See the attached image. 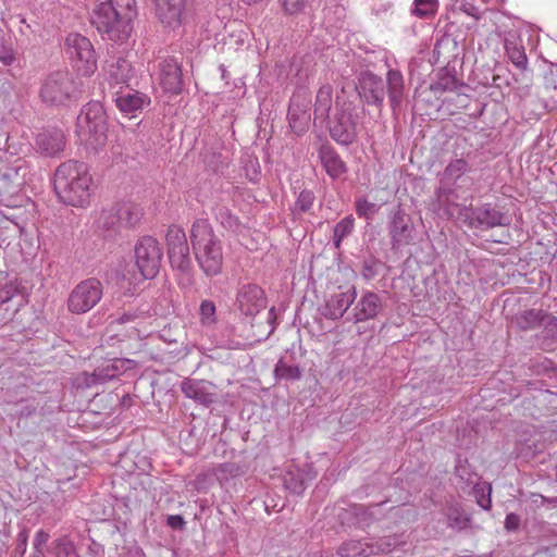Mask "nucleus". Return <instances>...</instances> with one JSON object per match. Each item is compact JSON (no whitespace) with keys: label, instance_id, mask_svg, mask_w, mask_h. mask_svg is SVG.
Listing matches in <instances>:
<instances>
[{"label":"nucleus","instance_id":"f257e3e1","mask_svg":"<svg viewBox=\"0 0 557 557\" xmlns=\"http://www.w3.org/2000/svg\"><path fill=\"white\" fill-rule=\"evenodd\" d=\"M135 16V0H107L94 8L91 24L102 38L123 42L131 35V23Z\"/></svg>","mask_w":557,"mask_h":557},{"label":"nucleus","instance_id":"f03ea898","mask_svg":"<svg viewBox=\"0 0 557 557\" xmlns=\"http://www.w3.org/2000/svg\"><path fill=\"white\" fill-rule=\"evenodd\" d=\"M53 185L63 203L79 208L89 203L92 177L86 163L74 160L61 163L55 170Z\"/></svg>","mask_w":557,"mask_h":557},{"label":"nucleus","instance_id":"7ed1b4c3","mask_svg":"<svg viewBox=\"0 0 557 557\" xmlns=\"http://www.w3.org/2000/svg\"><path fill=\"white\" fill-rule=\"evenodd\" d=\"M190 240L201 270L208 276L218 275L223 265L222 244L207 220L200 219L194 222Z\"/></svg>","mask_w":557,"mask_h":557},{"label":"nucleus","instance_id":"20e7f679","mask_svg":"<svg viewBox=\"0 0 557 557\" xmlns=\"http://www.w3.org/2000/svg\"><path fill=\"white\" fill-rule=\"evenodd\" d=\"M76 135L79 140L96 149L107 139V123L103 107L98 101L88 102L76 121Z\"/></svg>","mask_w":557,"mask_h":557},{"label":"nucleus","instance_id":"39448f33","mask_svg":"<svg viewBox=\"0 0 557 557\" xmlns=\"http://www.w3.org/2000/svg\"><path fill=\"white\" fill-rule=\"evenodd\" d=\"M358 120L357 108L349 100L345 88H342L336 96L335 115L330 124L331 137L341 145L351 144L357 136Z\"/></svg>","mask_w":557,"mask_h":557},{"label":"nucleus","instance_id":"423d86ee","mask_svg":"<svg viewBox=\"0 0 557 557\" xmlns=\"http://www.w3.org/2000/svg\"><path fill=\"white\" fill-rule=\"evenodd\" d=\"M78 86L67 71H55L47 76L40 88V98L48 106H65L75 100Z\"/></svg>","mask_w":557,"mask_h":557},{"label":"nucleus","instance_id":"0eeeda50","mask_svg":"<svg viewBox=\"0 0 557 557\" xmlns=\"http://www.w3.org/2000/svg\"><path fill=\"white\" fill-rule=\"evenodd\" d=\"M64 51L77 72L84 76L92 75L97 70V58L91 41L78 34L71 33L65 37Z\"/></svg>","mask_w":557,"mask_h":557},{"label":"nucleus","instance_id":"6e6552de","mask_svg":"<svg viewBox=\"0 0 557 557\" xmlns=\"http://www.w3.org/2000/svg\"><path fill=\"white\" fill-rule=\"evenodd\" d=\"M454 208L457 219L470 228L486 231L506 225L504 213L490 203L476 208L455 205Z\"/></svg>","mask_w":557,"mask_h":557},{"label":"nucleus","instance_id":"1a4fd4ad","mask_svg":"<svg viewBox=\"0 0 557 557\" xmlns=\"http://www.w3.org/2000/svg\"><path fill=\"white\" fill-rule=\"evenodd\" d=\"M135 262L145 278H153L160 269L162 248L151 236H143L135 245Z\"/></svg>","mask_w":557,"mask_h":557},{"label":"nucleus","instance_id":"9d476101","mask_svg":"<svg viewBox=\"0 0 557 557\" xmlns=\"http://www.w3.org/2000/svg\"><path fill=\"white\" fill-rule=\"evenodd\" d=\"M102 294L100 281L96 278L85 280L71 292L67 308L73 313H85L100 301Z\"/></svg>","mask_w":557,"mask_h":557},{"label":"nucleus","instance_id":"9b49d317","mask_svg":"<svg viewBox=\"0 0 557 557\" xmlns=\"http://www.w3.org/2000/svg\"><path fill=\"white\" fill-rule=\"evenodd\" d=\"M267 306L264 292L256 284L247 283L238 287L235 300L236 309L246 317H255Z\"/></svg>","mask_w":557,"mask_h":557},{"label":"nucleus","instance_id":"f8f14e48","mask_svg":"<svg viewBox=\"0 0 557 557\" xmlns=\"http://www.w3.org/2000/svg\"><path fill=\"white\" fill-rule=\"evenodd\" d=\"M169 258L173 268L186 271L189 268V247L184 230L173 226L166 234Z\"/></svg>","mask_w":557,"mask_h":557},{"label":"nucleus","instance_id":"ddd939ff","mask_svg":"<svg viewBox=\"0 0 557 557\" xmlns=\"http://www.w3.org/2000/svg\"><path fill=\"white\" fill-rule=\"evenodd\" d=\"M181 391L185 397L206 407L218 399L216 386L206 380L184 379L181 383Z\"/></svg>","mask_w":557,"mask_h":557},{"label":"nucleus","instance_id":"4468645a","mask_svg":"<svg viewBox=\"0 0 557 557\" xmlns=\"http://www.w3.org/2000/svg\"><path fill=\"white\" fill-rule=\"evenodd\" d=\"M154 11L164 27L176 29L182 24L185 0H153Z\"/></svg>","mask_w":557,"mask_h":557},{"label":"nucleus","instance_id":"2eb2a0df","mask_svg":"<svg viewBox=\"0 0 557 557\" xmlns=\"http://www.w3.org/2000/svg\"><path fill=\"white\" fill-rule=\"evenodd\" d=\"M136 78V71L132 63L124 58H119L108 65L104 79L110 88L128 87L129 84Z\"/></svg>","mask_w":557,"mask_h":557},{"label":"nucleus","instance_id":"dca6fc26","mask_svg":"<svg viewBox=\"0 0 557 557\" xmlns=\"http://www.w3.org/2000/svg\"><path fill=\"white\" fill-rule=\"evenodd\" d=\"M358 92L367 103L381 107L385 98V85L382 78L364 73L359 81Z\"/></svg>","mask_w":557,"mask_h":557},{"label":"nucleus","instance_id":"f3484780","mask_svg":"<svg viewBox=\"0 0 557 557\" xmlns=\"http://www.w3.org/2000/svg\"><path fill=\"white\" fill-rule=\"evenodd\" d=\"M356 298L357 290L354 286L346 292L334 294L326 300L321 313L326 319H341Z\"/></svg>","mask_w":557,"mask_h":557},{"label":"nucleus","instance_id":"a211bd4d","mask_svg":"<svg viewBox=\"0 0 557 557\" xmlns=\"http://www.w3.org/2000/svg\"><path fill=\"white\" fill-rule=\"evenodd\" d=\"M159 82L165 92L177 95L182 90L181 69L173 58H166L159 64Z\"/></svg>","mask_w":557,"mask_h":557},{"label":"nucleus","instance_id":"6ab92c4d","mask_svg":"<svg viewBox=\"0 0 557 557\" xmlns=\"http://www.w3.org/2000/svg\"><path fill=\"white\" fill-rule=\"evenodd\" d=\"M115 103L121 112L134 114L148 106L150 98L146 94L133 88L121 87V89L115 91Z\"/></svg>","mask_w":557,"mask_h":557},{"label":"nucleus","instance_id":"aec40b11","mask_svg":"<svg viewBox=\"0 0 557 557\" xmlns=\"http://www.w3.org/2000/svg\"><path fill=\"white\" fill-rule=\"evenodd\" d=\"M382 308L380 297L373 292H367L354 307V318L356 322H362L374 319Z\"/></svg>","mask_w":557,"mask_h":557},{"label":"nucleus","instance_id":"412c9836","mask_svg":"<svg viewBox=\"0 0 557 557\" xmlns=\"http://www.w3.org/2000/svg\"><path fill=\"white\" fill-rule=\"evenodd\" d=\"M36 145L41 153L52 157L64 149L65 137L60 129L46 131L38 134Z\"/></svg>","mask_w":557,"mask_h":557},{"label":"nucleus","instance_id":"4be33fe9","mask_svg":"<svg viewBox=\"0 0 557 557\" xmlns=\"http://www.w3.org/2000/svg\"><path fill=\"white\" fill-rule=\"evenodd\" d=\"M315 478V473L311 469L304 470L293 467L288 469L284 476L285 487L293 494L300 495L307 487L308 482Z\"/></svg>","mask_w":557,"mask_h":557},{"label":"nucleus","instance_id":"5701e85b","mask_svg":"<svg viewBox=\"0 0 557 557\" xmlns=\"http://www.w3.org/2000/svg\"><path fill=\"white\" fill-rule=\"evenodd\" d=\"M389 234L395 247L407 244L411 237V227L406 214L398 210L391 221Z\"/></svg>","mask_w":557,"mask_h":557},{"label":"nucleus","instance_id":"b1692460","mask_svg":"<svg viewBox=\"0 0 557 557\" xmlns=\"http://www.w3.org/2000/svg\"><path fill=\"white\" fill-rule=\"evenodd\" d=\"M320 159L326 173L332 178H338L347 171L345 162L330 147H322L320 150Z\"/></svg>","mask_w":557,"mask_h":557},{"label":"nucleus","instance_id":"393cba45","mask_svg":"<svg viewBox=\"0 0 557 557\" xmlns=\"http://www.w3.org/2000/svg\"><path fill=\"white\" fill-rule=\"evenodd\" d=\"M386 86L391 106H399L405 92L403 74L397 70H389L386 74Z\"/></svg>","mask_w":557,"mask_h":557},{"label":"nucleus","instance_id":"a878e982","mask_svg":"<svg viewBox=\"0 0 557 557\" xmlns=\"http://www.w3.org/2000/svg\"><path fill=\"white\" fill-rule=\"evenodd\" d=\"M143 209L136 203H122L116 210L117 222L124 226H136L143 218Z\"/></svg>","mask_w":557,"mask_h":557},{"label":"nucleus","instance_id":"bb28decb","mask_svg":"<svg viewBox=\"0 0 557 557\" xmlns=\"http://www.w3.org/2000/svg\"><path fill=\"white\" fill-rule=\"evenodd\" d=\"M505 51L508 59L512 62V64L524 71L528 65V58L522 45H520L517 40L506 39L505 40Z\"/></svg>","mask_w":557,"mask_h":557},{"label":"nucleus","instance_id":"cd10ccee","mask_svg":"<svg viewBox=\"0 0 557 557\" xmlns=\"http://www.w3.org/2000/svg\"><path fill=\"white\" fill-rule=\"evenodd\" d=\"M333 103V92L330 85L322 86L317 94L314 113L321 119L329 116Z\"/></svg>","mask_w":557,"mask_h":557},{"label":"nucleus","instance_id":"c85d7f7f","mask_svg":"<svg viewBox=\"0 0 557 557\" xmlns=\"http://www.w3.org/2000/svg\"><path fill=\"white\" fill-rule=\"evenodd\" d=\"M374 554L373 544L362 541H349L341 547L344 557H368Z\"/></svg>","mask_w":557,"mask_h":557},{"label":"nucleus","instance_id":"c756f323","mask_svg":"<svg viewBox=\"0 0 557 557\" xmlns=\"http://www.w3.org/2000/svg\"><path fill=\"white\" fill-rule=\"evenodd\" d=\"M447 525L454 530L460 531L468 527L469 517L457 504L449 505L446 509Z\"/></svg>","mask_w":557,"mask_h":557},{"label":"nucleus","instance_id":"7c9ffc66","mask_svg":"<svg viewBox=\"0 0 557 557\" xmlns=\"http://www.w3.org/2000/svg\"><path fill=\"white\" fill-rule=\"evenodd\" d=\"M212 472L220 483H224L231 479L242 475L244 470L237 463L225 462L213 467Z\"/></svg>","mask_w":557,"mask_h":557},{"label":"nucleus","instance_id":"2f4dec72","mask_svg":"<svg viewBox=\"0 0 557 557\" xmlns=\"http://www.w3.org/2000/svg\"><path fill=\"white\" fill-rule=\"evenodd\" d=\"M544 314L541 310H527L517 315L516 323L521 330H531L540 326L543 321Z\"/></svg>","mask_w":557,"mask_h":557},{"label":"nucleus","instance_id":"473e14b6","mask_svg":"<svg viewBox=\"0 0 557 557\" xmlns=\"http://www.w3.org/2000/svg\"><path fill=\"white\" fill-rule=\"evenodd\" d=\"M437 8V0H414L411 13L419 18H426L433 16Z\"/></svg>","mask_w":557,"mask_h":557},{"label":"nucleus","instance_id":"72a5a7b5","mask_svg":"<svg viewBox=\"0 0 557 557\" xmlns=\"http://www.w3.org/2000/svg\"><path fill=\"white\" fill-rule=\"evenodd\" d=\"M354 230V218L351 215L342 219L334 227L333 244L339 248L342 240Z\"/></svg>","mask_w":557,"mask_h":557},{"label":"nucleus","instance_id":"f704fd0d","mask_svg":"<svg viewBox=\"0 0 557 557\" xmlns=\"http://www.w3.org/2000/svg\"><path fill=\"white\" fill-rule=\"evenodd\" d=\"M200 323L211 327L216 323V307L211 300H203L199 307Z\"/></svg>","mask_w":557,"mask_h":557},{"label":"nucleus","instance_id":"c9c22d12","mask_svg":"<svg viewBox=\"0 0 557 557\" xmlns=\"http://www.w3.org/2000/svg\"><path fill=\"white\" fill-rule=\"evenodd\" d=\"M275 376L278 380L294 381L300 377V369L297 366L288 364L280 360L274 370Z\"/></svg>","mask_w":557,"mask_h":557},{"label":"nucleus","instance_id":"e433bc0d","mask_svg":"<svg viewBox=\"0 0 557 557\" xmlns=\"http://www.w3.org/2000/svg\"><path fill=\"white\" fill-rule=\"evenodd\" d=\"M309 115L302 112H295L293 109L288 111L289 126L296 134L304 133L309 125Z\"/></svg>","mask_w":557,"mask_h":557},{"label":"nucleus","instance_id":"4c0bfd02","mask_svg":"<svg viewBox=\"0 0 557 557\" xmlns=\"http://www.w3.org/2000/svg\"><path fill=\"white\" fill-rule=\"evenodd\" d=\"M134 367H135V361H133L131 359H114L110 362V364H108V367L106 369V371H107L106 375L108 377L112 379L127 370L133 369Z\"/></svg>","mask_w":557,"mask_h":557},{"label":"nucleus","instance_id":"58836bf2","mask_svg":"<svg viewBox=\"0 0 557 557\" xmlns=\"http://www.w3.org/2000/svg\"><path fill=\"white\" fill-rule=\"evenodd\" d=\"M313 201H314L313 193L310 190H307V189L302 190L297 197V200L294 205L293 212L295 214L308 212L311 209Z\"/></svg>","mask_w":557,"mask_h":557},{"label":"nucleus","instance_id":"ea45409f","mask_svg":"<svg viewBox=\"0 0 557 557\" xmlns=\"http://www.w3.org/2000/svg\"><path fill=\"white\" fill-rule=\"evenodd\" d=\"M457 87V81L454 76L445 74L431 85V90L435 95H441L445 91H451L456 89Z\"/></svg>","mask_w":557,"mask_h":557},{"label":"nucleus","instance_id":"a19ab883","mask_svg":"<svg viewBox=\"0 0 557 557\" xmlns=\"http://www.w3.org/2000/svg\"><path fill=\"white\" fill-rule=\"evenodd\" d=\"M468 170V163L462 159H455L448 163L444 175L448 180H458Z\"/></svg>","mask_w":557,"mask_h":557},{"label":"nucleus","instance_id":"79ce46f5","mask_svg":"<svg viewBox=\"0 0 557 557\" xmlns=\"http://www.w3.org/2000/svg\"><path fill=\"white\" fill-rule=\"evenodd\" d=\"M379 211V207L367 199L356 201V212L359 216L371 219Z\"/></svg>","mask_w":557,"mask_h":557},{"label":"nucleus","instance_id":"37998d69","mask_svg":"<svg viewBox=\"0 0 557 557\" xmlns=\"http://www.w3.org/2000/svg\"><path fill=\"white\" fill-rule=\"evenodd\" d=\"M282 7L287 14H299L305 11L309 0H281Z\"/></svg>","mask_w":557,"mask_h":557},{"label":"nucleus","instance_id":"c03bdc74","mask_svg":"<svg viewBox=\"0 0 557 557\" xmlns=\"http://www.w3.org/2000/svg\"><path fill=\"white\" fill-rule=\"evenodd\" d=\"M397 544H398V542H397L396 537H392V536L383 537L380 541H377L375 544H373V546H374V554H379V553L386 554V553H389V552H392L397 546Z\"/></svg>","mask_w":557,"mask_h":557},{"label":"nucleus","instance_id":"a18cd8bd","mask_svg":"<svg viewBox=\"0 0 557 557\" xmlns=\"http://www.w3.org/2000/svg\"><path fill=\"white\" fill-rule=\"evenodd\" d=\"M220 220H221V223L232 230V231H237L238 227H239V221H238V218L235 216L234 214H232V212L227 209H222L220 211Z\"/></svg>","mask_w":557,"mask_h":557},{"label":"nucleus","instance_id":"49530a36","mask_svg":"<svg viewBox=\"0 0 557 557\" xmlns=\"http://www.w3.org/2000/svg\"><path fill=\"white\" fill-rule=\"evenodd\" d=\"M111 318V321H110V327L114 329L115 326H119V325H124V324H129V323H136V321L139 319V315L135 312H124L123 314L116 317V318Z\"/></svg>","mask_w":557,"mask_h":557},{"label":"nucleus","instance_id":"de8ad7c7","mask_svg":"<svg viewBox=\"0 0 557 557\" xmlns=\"http://www.w3.org/2000/svg\"><path fill=\"white\" fill-rule=\"evenodd\" d=\"M48 540H49V534L46 531H44V530L37 531L35 534V537H34V542H33L35 553L44 554L42 548L47 544Z\"/></svg>","mask_w":557,"mask_h":557},{"label":"nucleus","instance_id":"09e8293b","mask_svg":"<svg viewBox=\"0 0 557 557\" xmlns=\"http://www.w3.org/2000/svg\"><path fill=\"white\" fill-rule=\"evenodd\" d=\"M54 543L59 549L58 556L64 555L67 557L74 552L73 543L66 537L59 539Z\"/></svg>","mask_w":557,"mask_h":557},{"label":"nucleus","instance_id":"8fccbe9b","mask_svg":"<svg viewBox=\"0 0 557 557\" xmlns=\"http://www.w3.org/2000/svg\"><path fill=\"white\" fill-rule=\"evenodd\" d=\"M116 221V212L114 213L111 210H103L99 218V224L106 228L112 227Z\"/></svg>","mask_w":557,"mask_h":557},{"label":"nucleus","instance_id":"3c124183","mask_svg":"<svg viewBox=\"0 0 557 557\" xmlns=\"http://www.w3.org/2000/svg\"><path fill=\"white\" fill-rule=\"evenodd\" d=\"M476 503L483 509L491 508L490 493L485 495V488L475 490Z\"/></svg>","mask_w":557,"mask_h":557},{"label":"nucleus","instance_id":"603ef678","mask_svg":"<svg viewBox=\"0 0 557 557\" xmlns=\"http://www.w3.org/2000/svg\"><path fill=\"white\" fill-rule=\"evenodd\" d=\"M520 518L516 513H508L505 518V529L507 531H516L519 528Z\"/></svg>","mask_w":557,"mask_h":557},{"label":"nucleus","instance_id":"864d4df0","mask_svg":"<svg viewBox=\"0 0 557 557\" xmlns=\"http://www.w3.org/2000/svg\"><path fill=\"white\" fill-rule=\"evenodd\" d=\"M168 525L175 530H181L185 525V520L180 515H171L168 517Z\"/></svg>","mask_w":557,"mask_h":557},{"label":"nucleus","instance_id":"5fc2aeb1","mask_svg":"<svg viewBox=\"0 0 557 557\" xmlns=\"http://www.w3.org/2000/svg\"><path fill=\"white\" fill-rule=\"evenodd\" d=\"M16 541H17V549H20L22 554H25L26 548H27V541H28L27 530H22L17 534Z\"/></svg>","mask_w":557,"mask_h":557},{"label":"nucleus","instance_id":"6e6d98bb","mask_svg":"<svg viewBox=\"0 0 557 557\" xmlns=\"http://www.w3.org/2000/svg\"><path fill=\"white\" fill-rule=\"evenodd\" d=\"M12 298L9 290L0 289V302H7Z\"/></svg>","mask_w":557,"mask_h":557},{"label":"nucleus","instance_id":"4d7b16f0","mask_svg":"<svg viewBox=\"0 0 557 557\" xmlns=\"http://www.w3.org/2000/svg\"><path fill=\"white\" fill-rule=\"evenodd\" d=\"M542 499V504H548V505H557V497H545L543 495H540Z\"/></svg>","mask_w":557,"mask_h":557},{"label":"nucleus","instance_id":"13d9d810","mask_svg":"<svg viewBox=\"0 0 557 557\" xmlns=\"http://www.w3.org/2000/svg\"><path fill=\"white\" fill-rule=\"evenodd\" d=\"M128 337H141L139 330L136 326L129 329Z\"/></svg>","mask_w":557,"mask_h":557},{"label":"nucleus","instance_id":"bf43d9fd","mask_svg":"<svg viewBox=\"0 0 557 557\" xmlns=\"http://www.w3.org/2000/svg\"><path fill=\"white\" fill-rule=\"evenodd\" d=\"M220 71H221V77L223 79H226L227 78V71H226L225 66L224 65H220Z\"/></svg>","mask_w":557,"mask_h":557},{"label":"nucleus","instance_id":"052dcab7","mask_svg":"<svg viewBox=\"0 0 557 557\" xmlns=\"http://www.w3.org/2000/svg\"><path fill=\"white\" fill-rule=\"evenodd\" d=\"M32 557H45L44 554L34 553Z\"/></svg>","mask_w":557,"mask_h":557}]
</instances>
